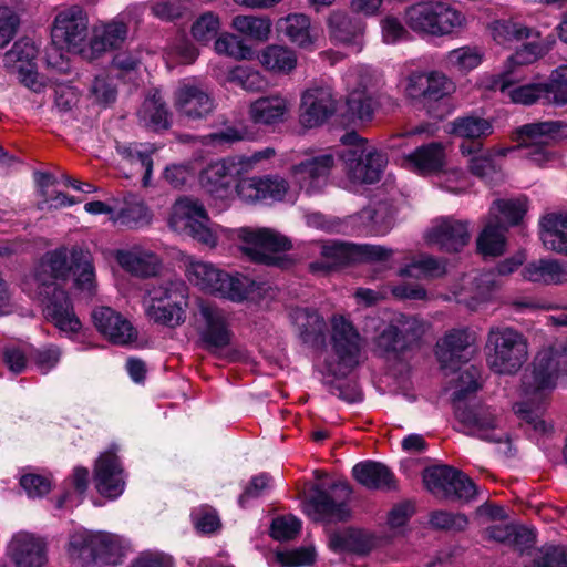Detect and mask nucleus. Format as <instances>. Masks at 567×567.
I'll use <instances>...</instances> for the list:
<instances>
[{
	"mask_svg": "<svg viewBox=\"0 0 567 567\" xmlns=\"http://www.w3.org/2000/svg\"><path fill=\"white\" fill-rule=\"evenodd\" d=\"M171 225L187 231L194 239L214 247L217 243L216 231L203 204L197 199L183 197L175 202L171 216Z\"/></svg>",
	"mask_w": 567,
	"mask_h": 567,
	"instance_id": "9d476101",
	"label": "nucleus"
},
{
	"mask_svg": "<svg viewBox=\"0 0 567 567\" xmlns=\"http://www.w3.org/2000/svg\"><path fill=\"white\" fill-rule=\"evenodd\" d=\"M493 40L503 47L512 44L514 41L527 39L530 30L509 20H497L489 25Z\"/></svg>",
	"mask_w": 567,
	"mask_h": 567,
	"instance_id": "bf43d9fd",
	"label": "nucleus"
},
{
	"mask_svg": "<svg viewBox=\"0 0 567 567\" xmlns=\"http://www.w3.org/2000/svg\"><path fill=\"white\" fill-rule=\"evenodd\" d=\"M560 130L558 122H538L520 126L514 140L518 143L514 150L523 152V156L537 165L549 158V145L557 137Z\"/></svg>",
	"mask_w": 567,
	"mask_h": 567,
	"instance_id": "2eb2a0df",
	"label": "nucleus"
},
{
	"mask_svg": "<svg viewBox=\"0 0 567 567\" xmlns=\"http://www.w3.org/2000/svg\"><path fill=\"white\" fill-rule=\"evenodd\" d=\"M197 309L194 321L202 347L216 352L229 346L233 333L225 312L205 300H198Z\"/></svg>",
	"mask_w": 567,
	"mask_h": 567,
	"instance_id": "1a4fd4ad",
	"label": "nucleus"
},
{
	"mask_svg": "<svg viewBox=\"0 0 567 567\" xmlns=\"http://www.w3.org/2000/svg\"><path fill=\"white\" fill-rule=\"evenodd\" d=\"M189 291L181 279H166L146 289L142 300L148 321L169 329L185 323Z\"/></svg>",
	"mask_w": 567,
	"mask_h": 567,
	"instance_id": "7ed1b4c3",
	"label": "nucleus"
},
{
	"mask_svg": "<svg viewBox=\"0 0 567 567\" xmlns=\"http://www.w3.org/2000/svg\"><path fill=\"white\" fill-rule=\"evenodd\" d=\"M234 183L226 158L210 163L200 173L202 186L216 197H226Z\"/></svg>",
	"mask_w": 567,
	"mask_h": 567,
	"instance_id": "a19ab883",
	"label": "nucleus"
},
{
	"mask_svg": "<svg viewBox=\"0 0 567 567\" xmlns=\"http://www.w3.org/2000/svg\"><path fill=\"white\" fill-rule=\"evenodd\" d=\"M329 547L336 553L364 554L371 548L368 535L357 529H344L330 536Z\"/></svg>",
	"mask_w": 567,
	"mask_h": 567,
	"instance_id": "3c124183",
	"label": "nucleus"
},
{
	"mask_svg": "<svg viewBox=\"0 0 567 567\" xmlns=\"http://www.w3.org/2000/svg\"><path fill=\"white\" fill-rule=\"evenodd\" d=\"M539 227L544 247L567 256V214H547L540 219Z\"/></svg>",
	"mask_w": 567,
	"mask_h": 567,
	"instance_id": "c9c22d12",
	"label": "nucleus"
},
{
	"mask_svg": "<svg viewBox=\"0 0 567 567\" xmlns=\"http://www.w3.org/2000/svg\"><path fill=\"white\" fill-rule=\"evenodd\" d=\"M224 272L213 264L202 260H190L186 269L188 280L200 290L212 295L216 293Z\"/></svg>",
	"mask_w": 567,
	"mask_h": 567,
	"instance_id": "79ce46f5",
	"label": "nucleus"
},
{
	"mask_svg": "<svg viewBox=\"0 0 567 567\" xmlns=\"http://www.w3.org/2000/svg\"><path fill=\"white\" fill-rule=\"evenodd\" d=\"M331 327L332 354L326 359L323 372L336 378H346L360 363L361 338L343 316H333Z\"/></svg>",
	"mask_w": 567,
	"mask_h": 567,
	"instance_id": "0eeeda50",
	"label": "nucleus"
},
{
	"mask_svg": "<svg viewBox=\"0 0 567 567\" xmlns=\"http://www.w3.org/2000/svg\"><path fill=\"white\" fill-rule=\"evenodd\" d=\"M133 21L131 11H123L109 21L93 25L84 58L95 60L106 52L118 50L127 40Z\"/></svg>",
	"mask_w": 567,
	"mask_h": 567,
	"instance_id": "ddd939ff",
	"label": "nucleus"
},
{
	"mask_svg": "<svg viewBox=\"0 0 567 567\" xmlns=\"http://www.w3.org/2000/svg\"><path fill=\"white\" fill-rule=\"evenodd\" d=\"M508 75H503L495 82V85L503 92L507 93L509 99L514 103L529 105L537 101H544L546 103V86L544 83H532L525 84L517 87H512L511 81L507 79Z\"/></svg>",
	"mask_w": 567,
	"mask_h": 567,
	"instance_id": "8fccbe9b",
	"label": "nucleus"
},
{
	"mask_svg": "<svg viewBox=\"0 0 567 567\" xmlns=\"http://www.w3.org/2000/svg\"><path fill=\"white\" fill-rule=\"evenodd\" d=\"M445 165V146L440 142L421 145L403 157V166L420 175L437 173L442 171Z\"/></svg>",
	"mask_w": 567,
	"mask_h": 567,
	"instance_id": "7c9ffc66",
	"label": "nucleus"
},
{
	"mask_svg": "<svg viewBox=\"0 0 567 567\" xmlns=\"http://www.w3.org/2000/svg\"><path fill=\"white\" fill-rule=\"evenodd\" d=\"M476 336L468 329H452L436 344V357L443 369H454L470 359Z\"/></svg>",
	"mask_w": 567,
	"mask_h": 567,
	"instance_id": "c85d7f7f",
	"label": "nucleus"
},
{
	"mask_svg": "<svg viewBox=\"0 0 567 567\" xmlns=\"http://www.w3.org/2000/svg\"><path fill=\"white\" fill-rule=\"evenodd\" d=\"M513 148H484L482 142H462L460 152L466 157L468 171L480 177L486 178L496 172L494 156H506Z\"/></svg>",
	"mask_w": 567,
	"mask_h": 567,
	"instance_id": "2f4dec72",
	"label": "nucleus"
},
{
	"mask_svg": "<svg viewBox=\"0 0 567 567\" xmlns=\"http://www.w3.org/2000/svg\"><path fill=\"white\" fill-rule=\"evenodd\" d=\"M505 231L504 225L489 220L477 238L478 250L484 256L502 255L505 251Z\"/></svg>",
	"mask_w": 567,
	"mask_h": 567,
	"instance_id": "4d7b16f0",
	"label": "nucleus"
},
{
	"mask_svg": "<svg viewBox=\"0 0 567 567\" xmlns=\"http://www.w3.org/2000/svg\"><path fill=\"white\" fill-rule=\"evenodd\" d=\"M289 319L302 342L316 344L323 341L326 321L317 310L308 307L291 308Z\"/></svg>",
	"mask_w": 567,
	"mask_h": 567,
	"instance_id": "72a5a7b5",
	"label": "nucleus"
},
{
	"mask_svg": "<svg viewBox=\"0 0 567 567\" xmlns=\"http://www.w3.org/2000/svg\"><path fill=\"white\" fill-rule=\"evenodd\" d=\"M522 276L532 282L558 285L567 280V264L551 258H543L527 264Z\"/></svg>",
	"mask_w": 567,
	"mask_h": 567,
	"instance_id": "e433bc0d",
	"label": "nucleus"
},
{
	"mask_svg": "<svg viewBox=\"0 0 567 567\" xmlns=\"http://www.w3.org/2000/svg\"><path fill=\"white\" fill-rule=\"evenodd\" d=\"M116 152L128 164L135 167L137 172H143L144 184H147L153 168L152 154L154 152L151 145L146 144H120L116 145Z\"/></svg>",
	"mask_w": 567,
	"mask_h": 567,
	"instance_id": "de8ad7c7",
	"label": "nucleus"
},
{
	"mask_svg": "<svg viewBox=\"0 0 567 567\" xmlns=\"http://www.w3.org/2000/svg\"><path fill=\"white\" fill-rule=\"evenodd\" d=\"M564 375H567V341H555L543 348L534 358L530 372L524 375V398L515 403L514 412L533 439L548 437L554 432L546 410L550 393Z\"/></svg>",
	"mask_w": 567,
	"mask_h": 567,
	"instance_id": "f257e3e1",
	"label": "nucleus"
},
{
	"mask_svg": "<svg viewBox=\"0 0 567 567\" xmlns=\"http://www.w3.org/2000/svg\"><path fill=\"white\" fill-rule=\"evenodd\" d=\"M220 30V18L213 11L202 13L192 24L193 38L203 44H207L216 38Z\"/></svg>",
	"mask_w": 567,
	"mask_h": 567,
	"instance_id": "69168bd1",
	"label": "nucleus"
},
{
	"mask_svg": "<svg viewBox=\"0 0 567 567\" xmlns=\"http://www.w3.org/2000/svg\"><path fill=\"white\" fill-rule=\"evenodd\" d=\"M484 350L487 367L499 375L517 374L529 358L527 338L513 327H491Z\"/></svg>",
	"mask_w": 567,
	"mask_h": 567,
	"instance_id": "20e7f679",
	"label": "nucleus"
},
{
	"mask_svg": "<svg viewBox=\"0 0 567 567\" xmlns=\"http://www.w3.org/2000/svg\"><path fill=\"white\" fill-rule=\"evenodd\" d=\"M96 330L111 343L127 346L137 340L138 332L132 322L110 307H99L92 312Z\"/></svg>",
	"mask_w": 567,
	"mask_h": 567,
	"instance_id": "393cba45",
	"label": "nucleus"
},
{
	"mask_svg": "<svg viewBox=\"0 0 567 567\" xmlns=\"http://www.w3.org/2000/svg\"><path fill=\"white\" fill-rule=\"evenodd\" d=\"M97 492L109 498L118 497L125 487L123 467L113 449L102 453L94 467Z\"/></svg>",
	"mask_w": 567,
	"mask_h": 567,
	"instance_id": "bb28decb",
	"label": "nucleus"
},
{
	"mask_svg": "<svg viewBox=\"0 0 567 567\" xmlns=\"http://www.w3.org/2000/svg\"><path fill=\"white\" fill-rule=\"evenodd\" d=\"M354 478L369 489H392L395 481L392 472L382 463L368 461L354 465Z\"/></svg>",
	"mask_w": 567,
	"mask_h": 567,
	"instance_id": "58836bf2",
	"label": "nucleus"
},
{
	"mask_svg": "<svg viewBox=\"0 0 567 567\" xmlns=\"http://www.w3.org/2000/svg\"><path fill=\"white\" fill-rule=\"evenodd\" d=\"M138 123L147 130L161 132L171 125V114L158 93L148 96L137 111Z\"/></svg>",
	"mask_w": 567,
	"mask_h": 567,
	"instance_id": "ea45409f",
	"label": "nucleus"
},
{
	"mask_svg": "<svg viewBox=\"0 0 567 567\" xmlns=\"http://www.w3.org/2000/svg\"><path fill=\"white\" fill-rule=\"evenodd\" d=\"M259 61L269 71L288 74L297 65V55L287 47L270 44L261 51Z\"/></svg>",
	"mask_w": 567,
	"mask_h": 567,
	"instance_id": "37998d69",
	"label": "nucleus"
},
{
	"mask_svg": "<svg viewBox=\"0 0 567 567\" xmlns=\"http://www.w3.org/2000/svg\"><path fill=\"white\" fill-rule=\"evenodd\" d=\"M226 79L229 83L249 92L261 91L266 84V81L259 71L246 65L233 68L229 70Z\"/></svg>",
	"mask_w": 567,
	"mask_h": 567,
	"instance_id": "0e129e2a",
	"label": "nucleus"
},
{
	"mask_svg": "<svg viewBox=\"0 0 567 567\" xmlns=\"http://www.w3.org/2000/svg\"><path fill=\"white\" fill-rule=\"evenodd\" d=\"M343 82L349 112L360 121H370L379 104L381 74L370 66L357 65L347 71Z\"/></svg>",
	"mask_w": 567,
	"mask_h": 567,
	"instance_id": "423d86ee",
	"label": "nucleus"
},
{
	"mask_svg": "<svg viewBox=\"0 0 567 567\" xmlns=\"http://www.w3.org/2000/svg\"><path fill=\"white\" fill-rule=\"evenodd\" d=\"M258 288L256 281L251 278L236 274L231 276L224 272L220 285L215 296L226 298L234 302H241L249 298V296Z\"/></svg>",
	"mask_w": 567,
	"mask_h": 567,
	"instance_id": "49530a36",
	"label": "nucleus"
},
{
	"mask_svg": "<svg viewBox=\"0 0 567 567\" xmlns=\"http://www.w3.org/2000/svg\"><path fill=\"white\" fill-rule=\"evenodd\" d=\"M89 18L83 8L71 6L61 10L54 19L51 35L55 45L84 56Z\"/></svg>",
	"mask_w": 567,
	"mask_h": 567,
	"instance_id": "9b49d317",
	"label": "nucleus"
},
{
	"mask_svg": "<svg viewBox=\"0 0 567 567\" xmlns=\"http://www.w3.org/2000/svg\"><path fill=\"white\" fill-rule=\"evenodd\" d=\"M173 105L181 117L195 121L213 113L215 100L204 84L184 79L174 91Z\"/></svg>",
	"mask_w": 567,
	"mask_h": 567,
	"instance_id": "aec40b11",
	"label": "nucleus"
},
{
	"mask_svg": "<svg viewBox=\"0 0 567 567\" xmlns=\"http://www.w3.org/2000/svg\"><path fill=\"white\" fill-rule=\"evenodd\" d=\"M334 156L329 153L306 155L290 167V178L301 190L316 194L327 185Z\"/></svg>",
	"mask_w": 567,
	"mask_h": 567,
	"instance_id": "412c9836",
	"label": "nucleus"
},
{
	"mask_svg": "<svg viewBox=\"0 0 567 567\" xmlns=\"http://www.w3.org/2000/svg\"><path fill=\"white\" fill-rule=\"evenodd\" d=\"M280 29L292 43L300 48L308 49L315 42L310 19L303 13H292L281 19Z\"/></svg>",
	"mask_w": 567,
	"mask_h": 567,
	"instance_id": "c03bdc74",
	"label": "nucleus"
},
{
	"mask_svg": "<svg viewBox=\"0 0 567 567\" xmlns=\"http://www.w3.org/2000/svg\"><path fill=\"white\" fill-rule=\"evenodd\" d=\"M7 557L13 567H44L48 563V542L38 534L19 530L7 545Z\"/></svg>",
	"mask_w": 567,
	"mask_h": 567,
	"instance_id": "4be33fe9",
	"label": "nucleus"
},
{
	"mask_svg": "<svg viewBox=\"0 0 567 567\" xmlns=\"http://www.w3.org/2000/svg\"><path fill=\"white\" fill-rule=\"evenodd\" d=\"M292 105L289 95L279 92L271 93L260 96L249 104L248 117L255 125L272 127L289 118Z\"/></svg>",
	"mask_w": 567,
	"mask_h": 567,
	"instance_id": "a878e982",
	"label": "nucleus"
},
{
	"mask_svg": "<svg viewBox=\"0 0 567 567\" xmlns=\"http://www.w3.org/2000/svg\"><path fill=\"white\" fill-rule=\"evenodd\" d=\"M95 533L93 532H76L70 537L68 553L73 561L81 565H87L95 560L96 544Z\"/></svg>",
	"mask_w": 567,
	"mask_h": 567,
	"instance_id": "6e6d98bb",
	"label": "nucleus"
},
{
	"mask_svg": "<svg viewBox=\"0 0 567 567\" xmlns=\"http://www.w3.org/2000/svg\"><path fill=\"white\" fill-rule=\"evenodd\" d=\"M238 237L244 243L241 248L244 254L259 264L277 265L278 258L275 254L291 248V243L287 237L269 228H240Z\"/></svg>",
	"mask_w": 567,
	"mask_h": 567,
	"instance_id": "4468645a",
	"label": "nucleus"
},
{
	"mask_svg": "<svg viewBox=\"0 0 567 567\" xmlns=\"http://www.w3.org/2000/svg\"><path fill=\"white\" fill-rule=\"evenodd\" d=\"M231 28L246 38L266 42L271 34L272 22L262 16L240 14L233 18Z\"/></svg>",
	"mask_w": 567,
	"mask_h": 567,
	"instance_id": "09e8293b",
	"label": "nucleus"
},
{
	"mask_svg": "<svg viewBox=\"0 0 567 567\" xmlns=\"http://www.w3.org/2000/svg\"><path fill=\"white\" fill-rule=\"evenodd\" d=\"M354 249L355 246H350L344 243H333L331 245L323 246L322 255L328 259V261L312 262L310 265V269L312 272L329 271L338 265L346 264Z\"/></svg>",
	"mask_w": 567,
	"mask_h": 567,
	"instance_id": "680f3d73",
	"label": "nucleus"
},
{
	"mask_svg": "<svg viewBox=\"0 0 567 567\" xmlns=\"http://www.w3.org/2000/svg\"><path fill=\"white\" fill-rule=\"evenodd\" d=\"M424 320L404 313H394L375 338V348L384 354H399L414 346L425 333Z\"/></svg>",
	"mask_w": 567,
	"mask_h": 567,
	"instance_id": "6e6552de",
	"label": "nucleus"
},
{
	"mask_svg": "<svg viewBox=\"0 0 567 567\" xmlns=\"http://www.w3.org/2000/svg\"><path fill=\"white\" fill-rule=\"evenodd\" d=\"M214 49L218 54L227 55L235 60L250 59L252 51L243 39L233 33L220 34L214 43Z\"/></svg>",
	"mask_w": 567,
	"mask_h": 567,
	"instance_id": "e2e57ef3",
	"label": "nucleus"
},
{
	"mask_svg": "<svg viewBox=\"0 0 567 567\" xmlns=\"http://www.w3.org/2000/svg\"><path fill=\"white\" fill-rule=\"evenodd\" d=\"M483 53L477 47H461L444 56V65L457 72H468L482 62Z\"/></svg>",
	"mask_w": 567,
	"mask_h": 567,
	"instance_id": "13d9d810",
	"label": "nucleus"
},
{
	"mask_svg": "<svg viewBox=\"0 0 567 567\" xmlns=\"http://www.w3.org/2000/svg\"><path fill=\"white\" fill-rule=\"evenodd\" d=\"M331 39L338 43L360 52L364 45L365 24L362 19L343 11H333L328 19Z\"/></svg>",
	"mask_w": 567,
	"mask_h": 567,
	"instance_id": "c756f323",
	"label": "nucleus"
},
{
	"mask_svg": "<svg viewBox=\"0 0 567 567\" xmlns=\"http://www.w3.org/2000/svg\"><path fill=\"white\" fill-rule=\"evenodd\" d=\"M423 482L432 494L444 498L468 501L476 493L474 483L467 476L447 465L426 468Z\"/></svg>",
	"mask_w": 567,
	"mask_h": 567,
	"instance_id": "dca6fc26",
	"label": "nucleus"
},
{
	"mask_svg": "<svg viewBox=\"0 0 567 567\" xmlns=\"http://www.w3.org/2000/svg\"><path fill=\"white\" fill-rule=\"evenodd\" d=\"M470 238L468 223L453 217L436 218L426 233L429 244L445 252L460 251Z\"/></svg>",
	"mask_w": 567,
	"mask_h": 567,
	"instance_id": "b1692460",
	"label": "nucleus"
},
{
	"mask_svg": "<svg viewBox=\"0 0 567 567\" xmlns=\"http://www.w3.org/2000/svg\"><path fill=\"white\" fill-rule=\"evenodd\" d=\"M331 492L316 487L313 495L305 504L307 515L315 522L344 520L350 516L348 502L351 488L347 483L338 482L330 487Z\"/></svg>",
	"mask_w": 567,
	"mask_h": 567,
	"instance_id": "f8f14e48",
	"label": "nucleus"
},
{
	"mask_svg": "<svg viewBox=\"0 0 567 567\" xmlns=\"http://www.w3.org/2000/svg\"><path fill=\"white\" fill-rule=\"evenodd\" d=\"M480 378L481 371L475 365H467L460 371L453 392L455 416L465 434L486 442L502 443L508 436L502 429V415L496 409L485 404L462 405L470 394L480 389Z\"/></svg>",
	"mask_w": 567,
	"mask_h": 567,
	"instance_id": "f03ea898",
	"label": "nucleus"
},
{
	"mask_svg": "<svg viewBox=\"0 0 567 567\" xmlns=\"http://www.w3.org/2000/svg\"><path fill=\"white\" fill-rule=\"evenodd\" d=\"M341 142L349 146L342 153L349 181L355 185L379 182L388 163L385 153L368 144L355 132L344 134Z\"/></svg>",
	"mask_w": 567,
	"mask_h": 567,
	"instance_id": "39448f33",
	"label": "nucleus"
},
{
	"mask_svg": "<svg viewBox=\"0 0 567 567\" xmlns=\"http://www.w3.org/2000/svg\"><path fill=\"white\" fill-rule=\"evenodd\" d=\"M546 86V103L567 104V65H561L553 73Z\"/></svg>",
	"mask_w": 567,
	"mask_h": 567,
	"instance_id": "338daca9",
	"label": "nucleus"
},
{
	"mask_svg": "<svg viewBox=\"0 0 567 567\" xmlns=\"http://www.w3.org/2000/svg\"><path fill=\"white\" fill-rule=\"evenodd\" d=\"M353 225H358L360 233L372 236L386 235L394 225V214L385 204L369 207L351 217Z\"/></svg>",
	"mask_w": 567,
	"mask_h": 567,
	"instance_id": "f704fd0d",
	"label": "nucleus"
},
{
	"mask_svg": "<svg viewBox=\"0 0 567 567\" xmlns=\"http://www.w3.org/2000/svg\"><path fill=\"white\" fill-rule=\"evenodd\" d=\"M434 37L458 33L466 25L464 13L451 0H433Z\"/></svg>",
	"mask_w": 567,
	"mask_h": 567,
	"instance_id": "4c0bfd02",
	"label": "nucleus"
},
{
	"mask_svg": "<svg viewBox=\"0 0 567 567\" xmlns=\"http://www.w3.org/2000/svg\"><path fill=\"white\" fill-rule=\"evenodd\" d=\"M96 544L95 559L100 558L105 564L117 565L120 558L125 551V540L115 534L96 532L95 539Z\"/></svg>",
	"mask_w": 567,
	"mask_h": 567,
	"instance_id": "5fc2aeb1",
	"label": "nucleus"
},
{
	"mask_svg": "<svg viewBox=\"0 0 567 567\" xmlns=\"http://www.w3.org/2000/svg\"><path fill=\"white\" fill-rule=\"evenodd\" d=\"M115 258L125 271L140 278L157 275L162 265L159 257L155 252L137 246L118 250Z\"/></svg>",
	"mask_w": 567,
	"mask_h": 567,
	"instance_id": "473e14b6",
	"label": "nucleus"
},
{
	"mask_svg": "<svg viewBox=\"0 0 567 567\" xmlns=\"http://www.w3.org/2000/svg\"><path fill=\"white\" fill-rule=\"evenodd\" d=\"M288 188V182L278 175L241 178L236 185L238 196L246 203L282 200Z\"/></svg>",
	"mask_w": 567,
	"mask_h": 567,
	"instance_id": "cd10ccee",
	"label": "nucleus"
},
{
	"mask_svg": "<svg viewBox=\"0 0 567 567\" xmlns=\"http://www.w3.org/2000/svg\"><path fill=\"white\" fill-rule=\"evenodd\" d=\"M526 210L527 200L525 197L498 199L493 203L489 215L495 218L494 223L517 225L523 219Z\"/></svg>",
	"mask_w": 567,
	"mask_h": 567,
	"instance_id": "864d4df0",
	"label": "nucleus"
},
{
	"mask_svg": "<svg viewBox=\"0 0 567 567\" xmlns=\"http://www.w3.org/2000/svg\"><path fill=\"white\" fill-rule=\"evenodd\" d=\"M33 298L39 299L43 305L45 318L59 329L60 332L72 337L78 333L82 323L74 312L73 305L68 293L59 287L54 290L28 289Z\"/></svg>",
	"mask_w": 567,
	"mask_h": 567,
	"instance_id": "6ab92c4d",
	"label": "nucleus"
},
{
	"mask_svg": "<svg viewBox=\"0 0 567 567\" xmlns=\"http://www.w3.org/2000/svg\"><path fill=\"white\" fill-rule=\"evenodd\" d=\"M38 53L35 43L29 38H22L14 42L3 59L8 72L16 74L20 83L34 92H40L44 86L38 73Z\"/></svg>",
	"mask_w": 567,
	"mask_h": 567,
	"instance_id": "f3484780",
	"label": "nucleus"
},
{
	"mask_svg": "<svg viewBox=\"0 0 567 567\" xmlns=\"http://www.w3.org/2000/svg\"><path fill=\"white\" fill-rule=\"evenodd\" d=\"M338 100L328 84H315L305 90L300 97L299 121L306 128L326 123L337 111Z\"/></svg>",
	"mask_w": 567,
	"mask_h": 567,
	"instance_id": "a211bd4d",
	"label": "nucleus"
},
{
	"mask_svg": "<svg viewBox=\"0 0 567 567\" xmlns=\"http://www.w3.org/2000/svg\"><path fill=\"white\" fill-rule=\"evenodd\" d=\"M72 269L75 276V285L81 290L92 292L95 286V274L91 262V256L82 250H72Z\"/></svg>",
	"mask_w": 567,
	"mask_h": 567,
	"instance_id": "052dcab7",
	"label": "nucleus"
},
{
	"mask_svg": "<svg viewBox=\"0 0 567 567\" xmlns=\"http://www.w3.org/2000/svg\"><path fill=\"white\" fill-rule=\"evenodd\" d=\"M73 267L72 256L69 259L66 249L49 251L40 260L25 285L28 289H43L49 293L48 289L58 288L56 280L66 279Z\"/></svg>",
	"mask_w": 567,
	"mask_h": 567,
	"instance_id": "5701e85b",
	"label": "nucleus"
},
{
	"mask_svg": "<svg viewBox=\"0 0 567 567\" xmlns=\"http://www.w3.org/2000/svg\"><path fill=\"white\" fill-rule=\"evenodd\" d=\"M433 0H420L405 9V23L420 34L434 37Z\"/></svg>",
	"mask_w": 567,
	"mask_h": 567,
	"instance_id": "a18cd8bd",
	"label": "nucleus"
},
{
	"mask_svg": "<svg viewBox=\"0 0 567 567\" xmlns=\"http://www.w3.org/2000/svg\"><path fill=\"white\" fill-rule=\"evenodd\" d=\"M493 131V125L488 120L477 116L457 117L452 122V133L464 138L463 142H481Z\"/></svg>",
	"mask_w": 567,
	"mask_h": 567,
	"instance_id": "603ef678",
	"label": "nucleus"
},
{
	"mask_svg": "<svg viewBox=\"0 0 567 567\" xmlns=\"http://www.w3.org/2000/svg\"><path fill=\"white\" fill-rule=\"evenodd\" d=\"M532 567H567V548L564 546H544L537 550Z\"/></svg>",
	"mask_w": 567,
	"mask_h": 567,
	"instance_id": "774afa93",
	"label": "nucleus"
}]
</instances>
